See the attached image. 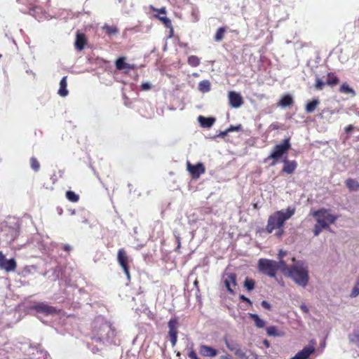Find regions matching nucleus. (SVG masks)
<instances>
[{"mask_svg": "<svg viewBox=\"0 0 359 359\" xmlns=\"http://www.w3.org/2000/svg\"><path fill=\"white\" fill-rule=\"evenodd\" d=\"M292 265H290L287 277L292 278L294 282L302 287H306L309 283V276L307 265L304 261L297 260L292 257Z\"/></svg>", "mask_w": 359, "mask_h": 359, "instance_id": "1", "label": "nucleus"}, {"mask_svg": "<svg viewBox=\"0 0 359 359\" xmlns=\"http://www.w3.org/2000/svg\"><path fill=\"white\" fill-rule=\"evenodd\" d=\"M295 212L294 208L288 207L285 210H281L275 212L269 217L266 231L271 233L276 229L283 227L285 221L289 219Z\"/></svg>", "mask_w": 359, "mask_h": 359, "instance_id": "2", "label": "nucleus"}, {"mask_svg": "<svg viewBox=\"0 0 359 359\" xmlns=\"http://www.w3.org/2000/svg\"><path fill=\"white\" fill-rule=\"evenodd\" d=\"M291 148L290 137H286L281 142L280 144H277L274 147L273 150L265 159L264 162L268 160L272 159V162L270 165H275L278 160L285 154H287L288 151Z\"/></svg>", "mask_w": 359, "mask_h": 359, "instance_id": "3", "label": "nucleus"}, {"mask_svg": "<svg viewBox=\"0 0 359 359\" xmlns=\"http://www.w3.org/2000/svg\"><path fill=\"white\" fill-rule=\"evenodd\" d=\"M312 215L316 218V222L322 224L323 227H330V224H334L338 216L331 213L330 209L320 208L313 212Z\"/></svg>", "mask_w": 359, "mask_h": 359, "instance_id": "4", "label": "nucleus"}, {"mask_svg": "<svg viewBox=\"0 0 359 359\" xmlns=\"http://www.w3.org/2000/svg\"><path fill=\"white\" fill-rule=\"evenodd\" d=\"M258 269L262 273L271 278H275L278 271V264L276 261L273 259H260L258 261Z\"/></svg>", "mask_w": 359, "mask_h": 359, "instance_id": "5", "label": "nucleus"}, {"mask_svg": "<svg viewBox=\"0 0 359 359\" xmlns=\"http://www.w3.org/2000/svg\"><path fill=\"white\" fill-rule=\"evenodd\" d=\"M117 261L121 267L122 268L125 275L128 280H130V262H132V259H130L128 255H127L126 251L123 249H119L117 252Z\"/></svg>", "mask_w": 359, "mask_h": 359, "instance_id": "6", "label": "nucleus"}, {"mask_svg": "<svg viewBox=\"0 0 359 359\" xmlns=\"http://www.w3.org/2000/svg\"><path fill=\"white\" fill-rule=\"evenodd\" d=\"M114 336V330L111 329V326L108 325L107 323H103V324L100 327V330L97 332V336H95L93 337V340L96 342H104L105 340H109Z\"/></svg>", "mask_w": 359, "mask_h": 359, "instance_id": "7", "label": "nucleus"}, {"mask_svg": "<svg viewBox=\"0 0 359 359\" xmlns=\"http://www.w3.org/2000/svg\"><path fill=\"white\" fill-rule=\"evenodd\" d=\"M168 326L169 328L168 336H169L172 346H175L176 345L177 341L178 319L177 318H171L168 321Z\"/></svg>", "mask_w": 359, "mask_h": 359, "instance_id": "8", "label": "nucleus"}, {"mask_svg": "<svg viewBox=\"0 0 359 359\" xmlns=\"http://www.w3.org/2000/svg\"><path fill=\"white\" fill-rule=\"evenodd\" d=\"M187 169L190 173L192 179L197 180L205 172V168L202 163L192 165L189 161L187 162Z\"/></svg>", "mask_w": 359, "mask_h": 359, "instance_id": "9", "label": "nucleus"}, {"mask_svg": "<svg viewBox=\"0 0 359 359\" xmlns=\"http://www.w3.org/2000/svg\"><path fill=\"white\" fill-rule=\"evenodd\" d=\"M32 308L36 312L43 313L46 316L56 314L58 312L55 307L43 302L37 303L33 305Z\"/></svg>", "mask_w": 359, "mask_h": 359, "instance_id": "10", "label": "nucleus"}, {"mask_svg": "<svg viewBox=\"0 0 359 359\" xmlns=\"http://www.w3.org/2000/svg\"><path fill=\"white\" fill-rule=\"evenodd\" d=\"M17 266L14 259H7L2 252H0V268L7 272L13 271Z\"/></svg>", "mask_w": 359, "mask_h": 359, "instance_id": "11", "label": "nucleus"}, {"mask_svg": "<svg viewBox=\"0 0 359 359\" xmlns=\"http://www.w3.org/2000/svg\"><path fill=\"white\" fill-rule=\"evenodd\" d=\"M229 104L233 108H239L243 104L241 95L234 91H230L228 94Z\"/></svg>", "mask_w": 359, "mask_h": 359, "instance_id": "12", "label": "nucleus"}, {"mask_svg": "<svg viewBox=\"0 0 359 359\" xmlns=\"http://www.w3.org/2000/svg\"><path fill=\"white\" fill-rule=\"evenodd\" d=\"M316 348L313 345H309L300 351H299L294 356L290 359H308L309 357L315 352Z\"/></svg>", "mask_w": 359, "mask_h": 359, "instance_id": "13", "label": "nucleus"}, {"mask_svg": "<svg viewBox=\"0 0 359 359\" xmlns=\"http://www.w3.org/2000/svg\"><path fill=\"white\" fill-rule=\"evenodd\" d=\"M199 353L203 357L214 358L217 355L218 351L211 346L202 344L199 346Z\"/></svg>", "mask_w": 359, "mask_h": 359, "instance_id": "14", "label": "nucleus"}, {"mask_svg": "<svg viewBox=\"0 0 359 359\" xmlns=\"http://www.w3.org/2000/svg\"><path fill=\"white\" fill-rule=\"evenodd\" d=\"M86 43L87 39L86 35L83 33L78 31L76 32V41L74 43L75 48L79 50H82L84 48Z\"/></svg>", "mask_w": 359, "mask_h": 359, "instance_id": "15", "label": "nucleus"}, {"mask_svg": "<svg viewBox=\"0 0 359 359\" xmlns=\"http://www.w3.org/2000/svg\"><path fill=\"white\" fill-rule=\"evenodd\" d=\"M124 57H118L115 62L116 68L118 70H123L124 69H135L136 68L135 65H130L126 62Z\"/></svg>", "mask_w": 359, "mask_h": 359, "instance_id": "16", "label": "nucleus"}, {"mask_svg": "<svg viewBox=\"0 0 359 359\" xmlns=\"http://www.w3.org/2000/svg\"><path fill=\"white\" fill-rule=\"evenodd\" d=\"M283 163L284 166L283 167L282 171L285 173L292 174L297 168V163L295 161H288L285 159L283 160Z\"/></svg>", "mask_w": 359, "mask_h": 359, "instance_id": "17", "label": "nucleus"}, {"mask_svg": "<svg viewBox=\"0 0 359 359\" xmlns=\"http://www.w3.org/2000/svg\"><path fill=\"white\" fill-rule=\"evenodd\" d=\"M224 284L227 290L231 294L233 293V290L231 287V285H236V275L233 273L228 274L227 278L224 280Z\"/></svg>", "mask_w": 359, "mask_h": 359, "instance_id": "18", "label": "nucleus"}, {"mask_svg": "<svg viewBox=\"0 0 359 359\" xmlns=\"http://www.w3.org/2000/svg\"><path fill=\"white\" fill-rule=\"evenodd\" d=\"M198 120L201 126L204 128L211 127L215 121V118L205 117L203 116H199Z\"/></svg>", "mask_w": 359, "mask_h": 359, "instance_id": "19", "label": "nucleus"}, {"mask_svg": "<svg viewBox=\"0 0 359 359\" xmlns=\"http://www.w3.org/2000/svg\"><path fill=\"white\" fill-rule=\"evenodd\" d=\"M67 76H64L60 82V88L58 90V94L61 97H66L68 95V90L67 88Z\"/></svg>", "mask_w": 359, "mask_h": 359, "instance_id": "20", "label": "nucleus"}, {"mask_svg": "<svg viewBox=\"0 0 359 359\" xmlns=\"http://www.w3.org/2000/svg\"><path fill=\"white\" fill-rule=\"evenodd\" d=\"M279 261L276 262L278 264V270H280L281 272L287 276L288 274L290 266H288L286 262L283 259H278Z\"/></svg>", "mask_w": 359, "mask_h": 359, "instance_id": "21", "label": "nucleus"}, {"mask_svg": "<svg viewBox=\"0 0 359 359\" xmlns=\"http://www.w3.org/2000/svg\"><path fill=\"white\" fill-rule=\"evenodd\" d=\"M227 28L225 27H222L217 29L215 36L214 40L216 42H220L224 39V34L226 32Z\"/></svg>", "mask_w": 359, "mask_h": 359, "instance_id": "22", "label": "nucleus"}, {"mask_svg": "<svg viewBox=\"0 0 359 359\" xmlns=\"http://www.w3.org/2000/svg\"><path fill=\"white\" fill-rule=\"evenodd\" d=\"M327 80L326 81L327 85L333 87L337 85L339 82V78L332 72H329L327 74Z\"/></svg>", "mask_w": 359, "mask_h": 359, "instance_id": "23", "label": "nucleus"}, {"mask_svg": "<svg viewBox=\"0 0 359 359\" xmlns=\"http://www.w3.org/2000/svg\"><path fill=\"white\" fill-rule=\"evenodd\" d=\"M210 82L208 80H203L198 83V90L202 93H207L210 90Z\"/></svg>", "mask_w": 359, "mask_h": 359, "instance_id": "24", "label": "nucleus"}, {"mask_svg": "<svg viewBox=\"0 0 359 359\" xmlns=\"http://www.w3.org/2000/svg\"><path fill=\"white\" fill-rule=\"evenodd\" d=\"M293 103V99L290 95H285L279 101L280 106L285 107L292 105Z\"/></svg>", "mask_w": 359, "mask_h": 359, "instance_id": "25", "label": "nucleus"}, {"mask_svg": "<svg viewBox=\"0 0 359 359\" xmlns=\"http://www.w3.org/2000/svg\"><path fill=\"white\" fill-rule=\"evenodd\" d=\"M320 102L318 100L315 99L308 102L306 105L305 110L306 113H312L319 104Z\"/></svg>", "mask_w": 359, "mask_h": 359, "instance_id": "26", "label": "nucleus"}, {"mask_svg": "<svg viewBox=\"0 0 359 359\" xmlns=\"http://www.w3.org/2000/svg\"><path fill=\"white\" fill-rule=\"evenodd\" d=\"M250 317L254 320L256 327L263 328L265 326V322L257 314L250 313Z\"/></svg>", "mask_w": 359, "mask_h": 359, "instance_id": "27", "label": "nucleus"}, {"mask_svg": "<svg viewBox=\"0 0 359 359\" xmlns=\"http://www.w3.org/2000/svg\"><path fill=\"white\" fill-rule=\"evenodd\" d=\"M266 333L269 336L280 337L283 335V333L280 332L276 326H269L266 327Z\"/></svg>", "mask_w": 359, "mask_h": 359, "instance_id": "28", "label": "nucleus"}, {"mask_svg": "<svg viewBox=\"0 0 359 359\" xmlns=\"http://www.w3.org/2000/svg\"><path fill=\"white\" fill-rule=\"evenodd\" d=\"M346 185L351 191H355L359 188V183L351 178L346 180Z\"/></svg>", "mask_w": 359, "mask_h": 359, "instance_id": "29", "label": "nucleus"}, {"mask_svg": "<svg viewBox=\"0 0 359 359\" xmlns=\"http://www.w3.org/2000/svg\"><path fill=\"white\" fill-rule=\"evenodd\" d=\"M244 285V287L248 292L252 291L255 288V281L253 279L247 277L245 278V281H244V285Z\"/></svg>", "mask_w": 359, "mask_h": 359, "instance_id": "30", "label": "nucleus"}, {"mask_svg": "<svg viewBox=\"0 0 359 359\" xmlns=\"http://www.w3.org/2000/svg\"><path fill=\"white\" fill-rule=\"evenodd\" d=\"M339 91L342 93L355 95V91L346 83H344L340 86Z\"/></svg>", "mask_w": 359, "mask_h": 359, "instance_id": "31", "label": "nucleus"}, {"mask_svg": "<svg viewBox=\"0 0 359 359\" xmlns=\"http://www.w3.org/2000/svg\"><path fill=\"white\" fill-rule=\"evenodd\" d=\"M154 17L161 21L165 27H171L172 22L170 18L164 16H161L158 14H154Z\"/></svg>", "mask_w": 359, "mask_h": 359, "instance_id": "32", "label": "nucleus"}, {"mask_svg": "<svg viewBox=\"0 0 359 359\" xmlns=\"http://www.w3.org/2000/svg\"><path fill=\"white\" fill-rule=\"evenodd\" d=\"M66 198L71 202L76 203L79 200V196L72 191H67L65 194Z\"/></svg>", "mask_w": 359, "mask_h": 359, "instance_id": "33", "label": "nucleus"}, {"mask_svg": "<svg viewBox=\"0 0 359 359\" xmlns=\"http://www.w3.org/2000/svg\"><path fill=\"white\" fill-rule=\"evenodd\" d=\"M102 29L109 36L116 34L118 32V29L115 26L105 25Z\"/></svg>", "mask_w": 359, "mask_h": 359, "instance_id": "34", "label": "nucleus"}, {"mask_svg": "<svg viewBox=\"0 0 359 359\" xmlns=\"http://www.w3.org/2000/svg\"><path fill=\"white\" fill-rule=\"evenodd\" d=\"M188 64L194 67H196L200 65V59L196 55H191L187 60Z\"/></svg>", "mask_w": 359, "mask_h": 359, "instance_id": "35", "label": "nucleus"}, {"mask_svg": "<svg viewBox=\"0 0 359 359\" xmlns=\"http://www.w3.org/2000/svg\"><path fill=\"white\" fill-rule=\"evenodd\" d=\"M224 341L227 348L231 351H234L238 345L233 341H230L227 337H224Z\"/></svg>", "mask_w": 359, "mask_h": 359, "instance_id": "36", "label": "nucleus"}, {"mask_svg": "<svg viewBox=\"0 0 359 359\" xmlns=\"http://www.w3.org/2000/svg\"><path fill=\"white\" fill-rule=\"evenodd\" d=\"M322 226H323L322 224H318V222H316V224L314 226L313 230V234L315 236H318L323 229H327L329 231L331 230L330 228L323 227Z\"/></svg>", "mask_w": 359, "mask_h": 359, "instance_id": "37", "label": "nucleus"}, {"mask_svg": "<svg viewBox=\"0 0 359 359\" xmlns=\"http://www.w3.org/2000/svg\"><path fill=\"white\" fill-rule=\"evenodd\" d=\"M30 165L31 168L35 171L37 172L40 169V163L38 160L35 157H32L30 158Z\"/></svg>", "mask_w": 359, "mask_h": 359, "instance_id": "38", "label": "nucleus"}, {"mask_svg": "<svg viewBox=\"0 0 359 359\" xmlns=\"http://www.w3.org/2000/svg\"><path fill=\"white\" fill-rule=\"evenodd\" d=\"M325 84H327L326 82H323L320 78L317 77L314 86L316 90H321L323 89Z\"/></svg>", "mask_w": 359, "mask_h": 359, "instance_id": "39", "label": "nucleus"}, {"mask_svg": "<svg viewBox=\"0 0 359 359\" xmlns=\"http://www.w3.org/2000/svg\"><path fill=\"white\" fill-rule=\"evenodd\" d=\"M350 341L359 348V334L354 333L349 336Z\"/></svg>", "mask_w": 359, "mask_h": 359, "instance_id": "40", "label": "nucleus"}, {"mask_svg": "<svg viewBox=\"0 0 359 359\" xmlns=\"http://www.w3.org/2000/svg\"><path fill=\"white\" fill-rule=\"evenodd\" d=\"M241 359H257V355L255 354H253L252 353H250V355H247L246 353L243 352V355Z\"/></svg>", "mask_w": 359, "mask_h": 359, "instance_id": "41", "label": "nucleus"}, {"mask_svg": "<svg viewBox=\"0 0 359 359\" xmlns=\"http://www.w3.org/2000/svg\"><path fill=\"white\" fill-rule=\"evenodd\" d=\"M358 294H359V285L355 284V287L353 288V290L351 293V297H355Z\"/></svg>", "mask_w": 359, "mask_h": 359, "instance_id": "42", "label": "nucleus"}, {"mask_svg": "<svg viewBox=\"0 0 359 359\" xmlns=\"http://www.w3.org/2000/svg\"><path fill=\"white\" fill-rule=\"evenodd\" d=\"M151 9L154 11H156V12H157L159 14L165 15L166 13H167L166 8L165 7H162L161 8H156L151 7Z\"/></svg>", "mask_w": 359, "mask_h": 359, "instance_id": "43", "label": "nucleus"}, {"mask_svg": "<svg viewBox=\"0 0 359 359\" xmlns=\"http://www.w3.org/2000/svg\"><path fill=\"white\" fill-rule=\"evenodd\" d=\"M32 268L35 269L34 266H26L23 268L22 273L29 274L32 272Z\"/></svg>", "mask_w": 359, "mask_h": 359, "instance_id": "44", "label": "nucleus"}, {"mask_svg": "<svg viewBox=\"0 0 359 359\" xmlns=\"http://www.w3.org/2000/svg\"><path fill=\"white\" fill-rule=\"evenodd\" d=\"M239 298L242 302H246L250 306L252 304V301L249 298L245 297L243 294H241Z\"/></svg>", "mask_w": 359, "mask_h": 359, "instance_id": "45", "label": "nucleus"}, {"mask_svg": "<svg viewBox=\"0 0 359 359\" xmlns=\"http://www.w3.org/2000/svg\"><path fill=\"white\" fill-rule=\"evenodd\" d=\"M151 88V85L149 83H148V82H147V83H142V85H141V89H142V90H150Z\"/></svg>", "mask_w": 359, "mask_h": 359, "instance_id": "46", "label": "nucleus"}, {"mask_svg": "<svg viewBox=\"0 0 359 359\" xmlns=\"http://www.w3.org/2000/svg\"><path fill=\"white\" fill-rule=\"evenodd\" d=\"M261 305H262V306L263 308H264V309H267V310H269V311L271 310V304H270L268 302H266V301H265V300H264V301H262V302H261Z\"/></svg>", "mask_w": 359, "mask_h": 359, "instance_id": "47", "label": "nucleus"}, {"mask_svg": "<svg viewBox=\"0 0 359 359\" xmlns=\"http://www.w3.org/2000/svg\"><path fill=\"white\" fill-rule=\"evenodd\" d=\"M276 230H277V231L276 232V236L278 238L281 237L284 233V230L283 227L280 229H276Z\"/></svg>", "mask_w": 359, "mask_h": 359, "instance_id": "48", "label": "nucleus"}, {"mask_svg": "<svg viewBox=\"0 0 359 359\" xmlns=\"http://www.w3.org/2000/svg\"><path fill=\"white\" fill-rule=\"evenodd\" d=\"M234 351H235V355H237L238 358H241L243 355V353L244 352L239 348H236V350Z\"/></svg>", "mask_w": 359, "mask_h": 359, "instance_id": "49", "label": "nucleus"}, {"mask_svg": "<svg viewBox=\"0 0 359 359\" xmlns=\"http://www.w3.org/2000/svg\"><path fill=\"white\" fill-rule=\"evenodd\" d=\"M287 255V252L283 250H279L278 254V259H283V257Z\"/></svg>", "mask_w": 359, "mask_h": 359, "instance_id": "50", "label": "nucleus"}, {"mask_svg": "<svg viewBox=\"0 0 359 359\" xmlns=\"http://www.w3.org/2000/svg\"><path fill=\"white\" fill-rule=\"evenodd\" d=\"M353 130V126L352 125H348L345 128V132L346 133H351Z\"/></svg>", "mask_w": 359, "mask_h": 359, "instance_id": "51", "label": "nucleus"}, {"mask_svg": "<svg viewBox=\"0 0 359 359\" xmlns=\"http://www.w3.org/2000/svg\"><path fill=\"white\" fill-rule=\"evenodd\" d=\"M166 28L169 29V36L172 37L174 35V29L172 25L171 24V27H167Z\"/></svg>", "mask_w": 359, "mask_h": 359, "instance_id": "52", "label": "nucleus"}, {"mask_svg": "<svg viewBox=\"0 0 359 359\" xmlns=\"http://www.w3.org/2000/svg\"><path fill=\"white\" fill-rule=\"evenodd\" d=\"M300 309H301V310H302L304 313H309V309H308V307H307L306 305H304V304L301 305V306H300Z\"/></svg>", "mask_w": 359, "mask_h": 359, "instance_id": "53", "label": "nucleus"}, {"mask_svg": "<svg viewBox=\"0 0 359 359\" xmlns=\"http://www.w3.org/2000/svg\"><path fill=\"white\" fill-rule=\"evenodd\" d=\"M62 249L65 251H70L72 250V247L69 244H65L62 247Z\"/></svg>", "mask_w": 359, "mask_h": 359, "instance_id": "54", "label": "nucleus"}, {"mask_svg": "<svg viewBox=\"0 0 359 359\" xmlns=\"http://www.w3.org/2000/svg\"><path fill=\"white\" fill-rule=\"evenodd\" d=\"M219 359H233L232 357L229 354L221 355Z\"/></svg>", "mask_w": 359, "mask_h": 359, "instance_id": "55", "label": "nucleus"}, {"mask_svg": "<svg viewBox=\"0 0 359 359\" xmlns=\"http://www.w3.org/2000/svg\"><path fill=\"white\" fill-rule=\"evenodd\" d=\"M236 129V127H233V126H231L230 128H229L223 134L224 135H226L227 134V133L229 132H231V131H233Z\"/></svg>", "mask_w": 359, "mask_h": 359, "instance_id": "56", "label": "nucleus"}, {"mask_svg": "<svg viewBox=\"0 0 359 359\" xmlns=\"http://www.w3.org/2000/svg\"><path fill=\"white\" fill-rule=\"evenodd\" d=\"M180 248V241L178 238V245H177V247L176 248V251H178Z\"/></svg>", "mask_w": 359, "mask_h": 359, "instance_id": "57", "label": "nucleus"}, {"mask_svg": "<svg viewBox=\"0 0 359 359\" xmlns=\"http://www.w3.org/2000/svg\"><path fill=\"white\" fill-rule=\"evenodd\" d=\"M264 344H265L267 346H269V342H268V341H267V340H265V341H264Z\"/></svg>", "mask_w": 359, "mask_h": 359, "instance_id": "58", "label": "nucleus"}, {"mask_svg": "<svg viewBox=\"0 0 359 359\" xmlns=\"http://www.w3.org/2000/svg\"><path fill=\"white\" fill-rule=\"evenodd\" d=\"M356 285H359V278H358V280L356 282Z\"/></svg>", "mask_w": 359, "mask_h": 359, "instance_id": "59", "label": "nucleus"}]
</instances>
